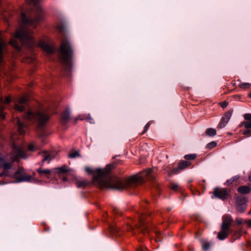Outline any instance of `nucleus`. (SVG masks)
<instances>
[{
  "instance_id": "obj_1",
  "label": "nucleus",
  "mask_w": 251,
  "mask_h": 251,
  "mask_svg": "<svg viewBox=\"0 0 251 251\" xmlns=\"http://www.w3.org/2000/svg\"><path fill=\"white\" fill-rule=\"evenodd\" d=\"M114 168V165L108 164L103 169L93 170L89 167L85 168V171L93 175V183L98 187L109 188L111 186L109 178L111 177L109 172Z\"/></svg>"
},
{
  "instance_id": "obj_2",
  "label": "nucleus",
  "mask_w": 251,
  "mask_h": 251,
  "mask_svg": "<svg viewBox=\"0 0 251 251\" xmlns=\"http://www.w3.org/2000/svg\"><path fill=\"white\" fill-rule=\"evenodd\" d=\"M39 0H28L30 4H32L36 10L33 15H26L22 13L21 19L24 25H29L36 28L38 24L44 19V12L42 6L37 3Z\"/></svg>"
},
{
  "instance_id": "obj_3",
  "label": "nucleus",
  "mask_w": 251,
  "mask_h": 251,
  "mask_svg": "<svg viewBox=\"0 0 251 251\" xmlns=\"http://www.w3.org/2000/svg\"><path fill=\"white\" fill-rule=\"evenodd\" d=\"M32 33V31L28 28L21 26L16 31L15 35L10 41V44L20 51V47L16 39H18L22 42L23 45L26 46L27 48H31L34 44Z\"/></svg>"
},
{
  "instance_id": "obj_4",
  "label": "nucleus",
  "mask_w": 251,
  "mask_h": 251,
  "mask_svg": "<svg viewBox=\"0 0 251 251\" xmlns=\"http://www.w3.org/2000/svg\"><path fill=\"white\" fill-rule=\"evenodd\" d=\"M140 179V176L137 175L131 176L127 180L111 176L109 178L111 186H109V188L122 190L128 187L130 184L138 182Z\"/></svg>"
},
{
  "instance_id": "obj_5",
  "label": "nucleus",
  "mask_w": 251,
  "mask_h": 251,
  "mask_svg": "<svg viewBox=\"0 0 251 251\" xmlns=\"http://www.w3.org/2000/svg\"><path fill=\"white\" fill-rule=\"evenodd\" d=\"M60 60L62 63L69 68L71 65V59L73 55V50L70 41L65 39L60 45Z\"/></svg>"
},
{
  "instance_id": "obj_6",
  "label": "nucleus",
  "mask_w": 251,
  "mask_h": 251,
  "mask_svg": "<svg viewBox=\"0 0 251 251\" xmlns=\"http://www.w3.org/2000/svg\"><path fill=\"white\" fill-rule=\"evenodd\" d=\"M49 117V115L43 111H38L36 112L28 111L24 115V118L26 120L32 122L37 121L40 127L47 123Z\"/></svg>"
},
{
  "instance_id": "obj_7",
  "label": "nucleus",
  "mask_w": 251,
  "mask_h": 251,
  "mask_svg": "<svg viewBox=\"0 0 251 251\" xmlns=\"http://www.w3.org/2000/svg\"><path fill=\"white\" fill-rule=\"evenodd\" d=\"M13 176L18 182L30 181L32 179L30 176L25 174L23 168H19L18 171L14 173Z\"/></svg>"
},
{
  "instance_id": "obj_8",
  "label": "nucleus",
  "mask_w": 251,
  "mask_h": 251,
  "mask_svg": "<svg viewBox=\"0 0 251 251\" xmlns=\"http://www.w3.org/2000/svg\"><path fill=\"white\" fill-rule=\"evenodd\" d=\"M28 100V99L25 96L18 98L14 101V108L19 112H23L25 109Z\"/></svg>"
},
{
  "instance_id": "obj_9",
  "label": "nucleus",
  "mask_w": 251,
  "mask_h": 251,
  "mask_svg": "<svg viewBox=\"0 0 251 251\" xmlns=\"http://www.w3.org/2000/svg\"><path fill=\"white\" fill-rule=\"evenodd\" d=\"M213 194L215 197L224 200L228 198L229 191L226 188L217 187L214 189Z\"/></svg>"
},
{
  "instance_id": "obj_10",
  "label": "nucleus",
  "mask_w": 251,
  "mask_h": 251,
  "mask_svg": "<svg viewBox=\"0 0 251 251\" xmlns=\"http://www.w3.org/2000/svg\"><path fill=\"white\" fill-rule=\"evenodd\" d=\"M19 157L25 158L26 157V155L25 154L22 147L14 145L13 147V152L11 154L10 158L13 161H16Z\"/></svg>"
},
{
  "instance_id": "obj_11",
  "label": "nucleus",
  "mask_w": 251,
  "mask_h": 251,
  "mask_svg": "<svg viewBox=\"0 0 251 251\" xmlns=\"http://www.w3.org/2000/svg\"><path fill=\"white\" fill-rule=\"evenodd\" d=\"M246 200L244 197H238L236 199V208L240 212H244L247 208Z\"/></svg>"
},
{
  "instance_id": "obj_12",
  "label": "nucleus",
  "mask_w": 251,
  "mask_h": 251,
  "mask_svg": "<svg viewBox=\"0 0 251 251\" xmlns=\"http://www.w3.org/2000/svg\"><path fill=\"white\" fill-rule=\"evenodd\" d=\"M230 228L221 226V230L217 234L218 238L220 240L225 239L227 237Z\"/></svg>"
},
{
  "instance_id": "obj_13",
  "label": "nucleus",
  "mask_w": 251,
  "mask_h": 251,
  "mask_svg": "<svg viewBox=\"0 0 251 251\" xmlns=\"http://www.w3.org/2000/svg\"><path fill=\"white\" fill-rule=\"evenodd\" d=\"M231 116L230 112H227L225 114V116L222 118L220 123L218 125L217 127L219 128H222L224 127L227 123L228 122Z\"/></svg>"
},
{
  "instance_id": "obj_14",
  "label": "nucleus",
  "mask_w": 251,
  "mask_h": 251,
  "mask_svg": "<svg viewBox=\"0 0 251 251\" xmlns=\"http://www.w3.org/2000/svg\"><path fill=\"white\" fill-rule=\"evenodd\" d=\"M12 163L7 162L3 159V162L0 166V168H3L4 172L3 173L0 174V176H2L4 175L9 176L7 173V171L12 168Z\"/></svg>"
},
{
  "instance_id": "obj_15",
  "label": "nucleus",
  "mask_w": 251,
  "mask_h": 251,
  "mask_svg": "<svg viewBox=\"0 0 251 251\" xmlns=\"http://www.w3.org/2000/svg\"><path fill=\"white\" fill-rule=\"evenodd\" d=\"M11 101V99L10 97H7L4 100H3L2 98H0V116L2 119L5 118V115L2 112V110L5 108L3 104L9 103Z\"/></svg>"
},
{
  "instance_id": "obj_16",
  "label": "nucleus",
  "mask_w": 251,
  "mask_h": 251,
  "mask_svg": "<svg viewBox=\"0 0 251 251\" xmlns=\"http://www.w3.org/2000/svg\"><path fill=\"white\" fill-rule=\"evenodd\" d=\"M244 118L245 120H246V121L242 122L240 126H243L247 129L251 128V114H245L244 115Z\"/></svg>"
},
{
  "instance_id": "obj_17",
  "label": "nucleus",
  "mask_w": 251,
  "mask_h": 251,
  "mask_svg": "<svg viewBox=\"0 0 251 251\" xmlns=\"http://www.w3.org/2000/svg\"><path fill=\"white\" fill-rule=\"evenodd\" d=\"M232 222V219L230 216L225 215L223 218V222L221 226L230 228Z\"/></svg>"
},
{
  "instance_id": "obj_18",
  "label": "nucleus",
  "mask_w": 251,
  "mask_h": 251,
  "mask_svg": "<svg viewBox=\"0 0 251 251\" xmlns=\"http://www.w3.org/2000/svg\"><path fill=\"white\" fill-rule=\"evenodd\" d=\"M90 182L84 179H76L75 184L78 188H84L88 186Z\"/></svg>"
},
{
  "instance_id": "obj_19",
  "label": "nucleus",
  "mask_w": 251,
  "mask_h": 251,
  "mask_svg": "<svg viewBox=\"0 0 251 251\" xmlns=\"http://www.w3.org/2000/svg\"><path fill=\"white\" fill-rule=\"evenodd\" d=\"M39 46L48 53H51L53 50L51 47L45 42H41L39 44Z\"/></svg>"
},
{
  "instance_id": "obj_20",
  "label": "nucleus",
  "mask_w": 251,
  "mask_h": 251,
  "mask_svg": "<svg viewBox=\"0 0 251 251\" xmlns=\"http://www.w3.org/2000/svg\"><path fill=\"white\" fill-rule=\"evenodd\" d=\"M39 46L48 53H51L53 50L51 47L45 42H41L39 44Z\"/></svg>"
},
{
  "instance_id": "obj_21",
  "label": "nucleus",
  "mask_w": 251,
  "mask_h": 251,
  "mask_svg": "<svg viewBox=\"0 0 251 251\" xmlns=\"http://www.w3.org/2000/svg\"><path fill=\"white\" fill-rule=\"evenodd\" d=\"M70 112L69 110L64 111L61 117V122L63 124H66L70 120Z\"/></svg>"
},
{
  "instance_id": "obj_22",
  "label": "nucleus",
  "mask_w": 251,
  "mask_h": 251,
  "mask_svg": "<svg viewBox=\"0 0 251 251\" xmlns=\"http://www.w3.org/2000/svg\"><path fill=\"white\" fill-rule=\"evenodd\" d=\"M251 188L247 186H242L238 187V191L242 194H248L251 191Z\"/></svg>"
},
{
  "instance_id": "obj_23",
  "label": "nucleus",
  "mask_w": 251,
  "mask_h": 251,
  "mask_svg": "<svg viewBox=\"0 0 251 251\" xmlns=\"http://www.w3.org/2000/svg\"><path fill=\"white\" fill-rule=\"evenodd\" d=\"M79 119L81 120H86L90 124H94L95 123L94 120L91 117L89 114L82 115V117L80 118Z\"/></svg>"
},
{
  "instance_id": "obj_24",
  "label": "nucleus",
  "mask_w": 251,
  "mask_h": 251,
  "mask_svg": "<svg viewBox=\"0 0 251 251\" xmlns=\"http://www.w3.org/2000/svg\"><path fill=\"white\" fill-rule=\"evenodd\" d=\"M67 172H68V168L65 165L55 169V172L57 174H63Z\"/></svg>"
},
{
  "instance_id": "obj_25",
  "label": "nucleus",
  "mask_w": 251,
  "mask_h": 251,
  "mask_svg": "<svg viewBox=\"0 0 251 251\" xmlns=\"http://www.w3.org/2000/svg\"><path fill=\"white\" fill-rule=\"evenodd\" d=\"M191 163L189 161H182L178 163V166L180 169H184L189 166Z\"/></svg>"
},
{
  "instance_id": "obj_26",
  "label": "nucleus",
  "mask_w": 251,
  "mask_h": 251,
  "mask_svg": "<svg viewBox=\"0 0 251 251\" xmlns=\"http://www.w3.org/2000/svg\"><path fill=\"white\" fill-rule=\"evenodd\" d=\"M206 133L209 136H214L216 134V130L214 128H209L206 130Z\"/></svg>"
},
{
  "instance_id": "obj_27",
  "label": "nucleus",
  "mask_w": 251,
  "mask_h": 251,
  "mask_svg": "<svg viewBox=\"0 0 251 251\" xmlns=\"http://www.w3.org/2000/svg\"><path fill=\"white\" fill-rule=\"evenodd\" d=\"M240 178V176L239 175H236L232 177L229 179L227 180L226 182V184L228 185L232 184L233 182L237 181Z\"/></svg>"
},
{
  "instance_id": "obj_28",
  "label": "nucleus",
  "mask_w": 251,
  "mask_h": 251,
  "mask_svg": "<svg viewBox=\"0 0 251 251\" xmlns=\"http://www.w3.org/2000/svg\"><path fill=\"white\" fill-rule=\"evenodd\" d=\"M17 123L18 125L19 131L21 134H24V132L23 129V128L24 127V124L21 122L20 119H18L17 121Z\"/></svg>"
},
{
  "instance_id": "obj_29",
  "label": "nucleus",
  "mask_w": 251,
  "mask_h": 251,
  "mask_svg": "<svg viewBox=\"0 0 251 251\" xmlns=\"http://www.w3.org/2000/svg\"><path fill=\"white\" fill-rule=\"evenodd\" d=\"M37 171L40 175L45 174L47 175H50L51 173V171L49 169H42L41 168L38 169Z\"/></svg>"
},
{
  "instance_id": "obj_30",
  "label": "nucleus",
  "mask_w": 251,
  "mask_h": 251,
  "mask_svg": "<svg viewBox=\"0 0 251 251\" xmlns=\"http://www.w3.org/2000/svg\"><path fill=\"white\" fill-rule=\"evenodd\" d=\"M38 147L34 143L30 144L28 146V150L31 151H34L38 150Z\"/></svg>"
},
{
  "instance_id": "obj_31",
  "label": "nucleus",
  "mask_w": 251,
  "mask_h": 251,
  "mask_svg": "<svg viewBox=\"0 0 251 251\" xmlns=\"http://www.w3.org/2000/svg\"><path fill=\"white\" fill-rule=\"evenodd\" d=\"M53 158V157L51 154H47L46 153L43 154V158L42 161L45 162L46 161L49 160V162Z\"/></svg>"
},
{
  "instance_id": "obj_32",
  "label": "nucleus",
  "mask_w": 251,
  "mask_h": 251,
  "mask_svg": "<svg viewBox=\"0 0 251 251\" xmlns=\"http://www.w3.org/2000/svg\"><path fill=\"white\" fill-rule=\"evenodd\" d=\"M197 157L196 154H187L184 156V158L186 160H194Z\"/></svg>"
},
{
  "instance_id": "obj_33",
  "label": "nucleus",
  "mask_w": 251,
  "mask_h": 251,
  "mask_svg": "<svg viewBox=\"0 0 251 251\" xmlns=\"http://www.w3.org/2000/svg\"><path fill=\"white\" fill-rule=\"evenodd\" d=\"M171 185V188L175 191H177L180 188L179 185L175 182H172L170 184Z\"/></svg>"
},
{
  "instance_id": "obj_34",
  "label": "nucleus",
  "mask_w": 251,
  "mask_h": 251,
  "mask_svg": "<svg viewBox=\"0 0 251 251\" xmlns=\"http://www.w3.org/2000/svg\"><path fill=\"white\" fill-rule=\"evenodd\" d=\"M201 245L202 248L203 250L204 251L207 250L210 246V243L207 241L202 242Z\"/></svg>"
},
{
  "instance_id": "obj_35",
  "label": "nucleus",
  "mask_w": 251,
  "mask_h": 251,
  "mask_svg": "<svg viewBox=\"0 0 251 251\" xmlns=\"http://www.w3.org/2000/svg\"><path fill=\"white\" fill-rule=\"evenodd\" d=\"M79 156H80V154L78 151H75L72 153H70L69 155V157L71 158H75L76 157Z\"/></svg>"
},
{
  "instance_id": "obj_36",
  "label": "nucleus",
  "mask_w": 251,
  "mask_h": 251,
  "mask_svg": "<svg viewBox=\"0 0 251 251\" xmlns=\"http://www.w3.org/2000/svg\"><path fill=\"white\" fill-rule=\"evenodd\" d=\"M217 146V143L215 141H212L209 143H208L206 148L208 149H212V148L215 147Z\"/></svg>"
},
{
  "instance_id": "obj_37",
  "label": "nucleus",
  "mask_w": 251,
  "mask_h": 251,
  "mask_svg": "<svg viewBox=\"0 0 251 251\" xmlns=\"http://www.w3.org/2000/svg\"><path fill=\"white\" fill-rule=\"evenodd\" d=\"M251 86V84L249 83H242L239 85V87L242 89H247Z\"/></svg>"
},
{
  "instance_id": "obj_38",
  "label": "nucleus",
  "mask_w": 251,
  "mask_h": 251,
  "mask_svg": "<svg viewBox=\"0 0 251 251\" xmlns=\"http://www.w3.org/2000/svg\"><path fill=\"white\" fill-rule=\"evenodd\" d=\"M150 125H151V123L150 122H148L146 125V126H145V127H144V130L142 133V134H144V133H145L147 131V130H148V128L150 127Z\"/></svg>"
},
{
  "instance_id": "obj_39",
  "label": "nucleus",
  "mask_w": 251,
  "mask_h": 251,
  "mask_svg": "<svg viewBox=\"0 0 251 251\" xmlns=\"http://www.w3.org/2000/svg\"><path fill=\"white\" fill-rule=\"evenodd\" d=\"M179 169H179V167L178 168H175L171 171V172H170V174H174L177 173L178 172Z\"/></svg>"
},
{
  "instance_id": "obj_40",
  "label": "nucleus",
  "mask_w": 251,
  "mask_h": 251,
  "mask_svg": "<svg viewBox=\"0 0 251 251\" xmlns=\"http://www.w3.org/2000/svg\"><path fill=\"white\" fill-rule=\"evenodd\" d=\"M151 169H148L145 172V173H146L147 175H149V174H151Z\"/></svg>"
},
{
  "instance_id": "obj_41",
  "label": "nucleus",
  "mask_w": 251,
  "mask_h": 251,
  "mask_svg": "<svg viewBox=\"0 0 251 251\" xmlns=\"http://www.w3.org/2000/svg\"><path fill=\"white\" fill-rule=\"evenodd\" d=\"M247 224L249 226H251V219L247 222Z\"/></svg>"
},
{
  "instance_id": "obj_42",
  "label": "nucleus",
  "mask_w": 251,
  "mask_h": 251,
  "mask_svg": "<svg viewBox=\"0 0 251 251\" xmlns=\"http://www.w3.org/2000/svg\"><path fill=\"white\" fill-rule=\"evenodd\" d=\"M226 103L223 104L222 105V107H223V108H225V107H226Z\"/></svg>"
},
{
  "instance_id": "obj_43",
  "label": "nucleus",
  "mask_w": 251,
  "mask_h": 251,
  "mask_svg": "<svg viewBox=\"0 0 251 251\" xmlns=\"http://www.w3.org/2000/svg\"><path fill=\"white\" fill-rule=\"evenodd\" d=\"M249 179L250 180V181H251V173L250 174V175L249 176Z\"/></svg>"
},
{
  "instance_id": "obj_44",
  "label": "nucleus",
  "mask_w": 251,
  "mask_h": 251,
  "mask_svg": "<svg viewBox=\"0 0 251 251\" xmlns=\"http://www.w3.org/2000/svg\"><path fill=\"white\" fill-rule=\"evenodd\" d=\"M248 97H249V98H251V92H250V93H249V94H248Z\"/></svg>"
},
{
  "instance_id": "obj_45",
  "label": "nucleus",
  "mask_w": 251,
  "mask_h": 251,
  "mask_svg": "<svg viewBox=\"0 0 251 251\" xmlns=\"http://www.w3.org/2000/svg\"><path fill=\"white\" fill-rule=\"evenodd\" d=\"M237 223H238V224H242V222H241V221H237Z\"/></svg>"
},
{
  "instance_id": "obj_46",
  "label": "nucleus",
  "mask_w": 251,
  "mask_h": 251,
  "mask_svg": "<svg viewBox=\"0 0 251 251\" xmlns=\"http://www.w3.org/2000/svg\"><path fill=\"white\" fill-rule=\"evenodd\" d=\"M63 179L66 181V179L65 178H64Z\"/></svg>"
}]
</instances>
